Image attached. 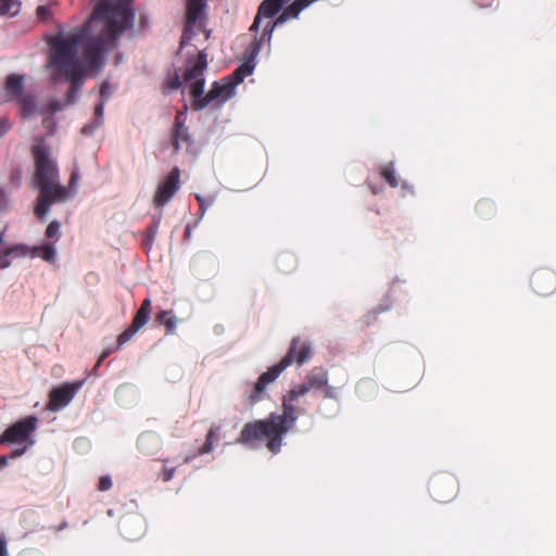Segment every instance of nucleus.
Listing matches in <instances>:
<instances>
[{"label": "nucleus", "mask_w": 556, "mask_h": 556, "mask_svg": "<svg viewBox=\"0 0 556 556\" xmlns=\"http://www.w3.org/2000/svg\"><path fill=\"white\" fill-rule=\"evenodd\" d=\"M115 86L111 85L108 81L102 83L99 90L102 101L105 102L106 100H109L110 97L113 94Z\"/></svg>", "instance_id": "a211bd4d"}, {"label": "nucleus", "mask_w": 556, "mask_h": 556, "mask_svg": "<svg viewBox=\"0 0 556 556\" xmlns=\"http://www.w3.org/2000/svg\"><path fill=\"white\" fill-rule=\"evenodd\" d=\"M532 285L538 293L547 294L555 288V277L551 273H538L533 276Z\"/></svg>", "instance_id": "f8f14e48"}, {"label": "nucleus", "mask_w": 556, "mask_h": 556, "mask_svg": "<svg viewBox=\"0 0 556 556\" xmlns=\"http://www.w3.org/2000/svg\"><path fill=\"white\" fill-rule=\"evenodd\" d=\"M205 8V0H187V25L182 36V45L191 39L194 29L200 28L199 21Z\"/></svg>", "instance_id": "9d476101"}, {"label": "nucleus", "mask_w": 556, "mask_h": 556, "mask_svg": "<svg viewBox=\"0 0 556 556\" xmlns=\"http://www.w3.org/2000/svg\"><path fill=\"white\" fill-rule=\"evenodd\" d=\"M8 464V458L5 456H0V467H4Z\"/></svg>", "instance_id": "2f4dec72"}, {"label": "nucleus", "mask_w": 556, "mask_h": 556, "mask_svg": "<svg viewBox=\"0 0 556 556\" xmlns=\"http://www.w3.org/2000/svg\"><path fill=\"white\" fill-rule=\"evenodd\" d=\"M173 476H174V470L173 469H165L164 475H163V479L165 481H168V480H170L173 478Z\"/></svg>", "instance_id": "c756f323"}, {"label": "nucleus", "mask_w": 556, "mask_h": 556, "mask_svg": "<svg viewBox=\"0 0 556 556\" xmlns=\"http://www.w3.org/2000/svg\"><path fill=\"white\" fill-rule=\"evenodd\" d=\"M212 438H213V431H210L207 434V438H206V442L201 450V453H208L212 451V448H213Z\"/></svg>", "instance_id": "393cba45"}, {"label": "nucleus", "mask_w": 556, "mask_h": 556, "mask_svg": "<svg viewBox=\"0 0 556 556\" xmlns=\"http://www.w3.org/2000/svg\"><path fill=\"white\" fill-rule=\"evenodd\" d=\"M138 330L139 329H135V326L131 325L129 329L122 332L117 338V349L127 343Z\"/></svg>", "instance_id": "f3484780"}, {"label": "nucleus", "mask_w": 556, "mask_h": 556, "mask_svg": "<svg viewBox=\"0 0 556 556\" xmlns=\"http://www.w3.org/2000/svg\"><path fill=\"white\" fill-rule=\"evenodd\" d=\"M160 440L159 437L154 433H143L139 437L138 444L140 448L147 453L152 452V450L159 446Z\"/></svg>", "instance_id": "4468645a"}, {"label": "nucleus", "mask_w": 556, "mask_h": 556, "mask_svg": "<svg viewBox=\"0 0 556 556\" xmlns=\"http://www.w3.org/2000/svg\"><path fill=\"white\" fill-rule=\"evenodd\" d=\"M366 389H371V390H375V384L371 382V381H363L361 383H358L357 386V391L361 395H365L364 394V391Z\"/></svg>", "instance_id": "5701e85b"}, {"label": "nucleus", "mask_w": 556, "mask_h": 556, "mask_svg": "<svg viewBox=\"0 0 556 556\" xmlns=\"http://www.w3.org/2000/svg\"><path fill=\"white\" fill-rule=\"evenodd\" d=\"M81 386L83 382H77L73 384L66 383L54 388L50 392L48 407L54 412L64 408L71 403L75 393L80 389Z\"/></svg>", "instance_id": "0eeeda50"}, {"label": "nucleus", "mask_w": 556, "mask_h": 556, "mask_svg": "<svg viewBox=\"0 0 556 556\" xmlns=\"http://www.w3.org/2000/svg\"><path fill=\"white\" fill-rule=\"evenodd\" d=\"M0 556H8L4 541L0 540Z\"/></svg>", "instance_id": "7c9ffc66"}, {"label": "nucleus", "mask_w": 556, "mask_h": 556, "mask_svg": "<svg viewBox=\"0 0 556 556\" xmlns=\"http://www.w3.org/2000/svg\"><path fill=\"white\" fill-rule=\"evenodd\" d=\"M170 316V312L163 311L159 314L157 318L162 324H165V320Z\"/></svg>", "instance_id": "c85d7f7f"}, {"label": "nucleus", "mask_w": 556, "mask_h": 556, "mask_svg": "<svg viewBox=\"0 0 556 556\" xmlns=\"http://www.w3.org/2000/svg\"><path fill=\"white\" fill-rule=\"evenodd\" d=\"M129 4L130 0H102L83 27L49 39V68L54 80L64 77L72 83L67 104L75 102L86 71L101 66L105 55L116 47L119 35L132 26Z\"/></svg>", "instance_id": "f257e3e1"}, {"label": "nucleus", "mask_w": 556, "mask_h": 556, "mask_svg": "<svg viewBox=\"0 0 556 556\" xmlns=\"http://www.w3.org/2000/svg\"><path fill=\"white\" fill-rule=\"evenodd\" d=\"M35 160L34 186L39 190L35 215L45 219L54 203H63L72 200L78 192L79 174L73 170L68 185L62 186L59 181V170L55 160L50 151L42 144L33 147Z\"/></svg>", "instance_id": "20e7f679"}, {"label": "nucleus", "mask_w": 556, "mask_h": 556, "mask_svg": "<svg viewBox=\"0 0 556 556\" xmlns=\"http://www.w3.org/2000/svg\"><path fill=\"white\" fill-rule=\"evenodd\" d=\"M311 355V346L306 342L294 339L287 355L278 364L271 366L258 377L253 389L248 394L250 402L256 403L264 399L266 388L273 383L287 367L294 362L303 364Z\"/></svg>", "instance_id": "39448f33"}, {"label": "nucleus", "mask_w": 556, "mask_h": 556, "mask_svg": "<svg viewBox=\"0 0 556 556\" xmlns=\"http://www.w3.org/2000/svg\"><path fill=\"white\" fill-rule=\"evenodd\" d=\"M23 76L15 74L10 75L7 79L5 91L12 99L18 100L22 103L24 110L30 114L35 110L36 104L34 99L23 94Z\"/></svg>", "instance_id": "6e6552de"}, {"label": "nucleus", "mask_w": 556, "mask_h": 556, "mask_svg": "<svg viewBox=\"0 0 556 556\" xmlns=\"http://www.w3.org/2000/svg\"><path fill=\"white\" fill-rule=\"evenodd\" d=\"M326 382L325 371L320 369L313 371L305 382L292 388L283 397L282 415L273 414L267 420L247 424L241 431L240 442L254 447L256 441L266 439L267 447L273 453L279 452L283 435L288 433L298 419L294 402L311 390L321 388Z\"/></svg>", "instance_id": "f03ea898"}, {"label": "nucleus", "mask_w": 556, "mask_h": 556, "mask_svg": "<svg viewBox=\"0 0 556 556\" xmlns=\"http://www.w3.org/2000/svg\"><path fill=\"white\" fill-rule=\"evenodd\" d=\"M116 349H117V346H116V348H114V346H112V345L106 346V348L101 352V354H100V356H99V359H98V362H97L96 368H97V367H98V366H99V365H100V364H101V363H102V362H103V361H104V359H105L110 354H112Z\"/></svg>", "instance_id": "4be33fe9"}, {"label": "nucleus", "mask_w": 556, "mask_h": 556, "mask_svg": "<svg viewBox=\"0 0 556 556\" xmlns=\"http://www.w3.org/2000/svg\"><path fill=\"white\" fill-rule=\"evenodd\" d=\"M112 486V481L109 477H102L99 481V490L106 491Z\"/></svg>", "instance_id": "b1692460"}, {"label": "nucleus", "mask_w": 556, "mask_h": 556, "mask_svg": "<svg viewBox=\"0 0 556 556\" xmlns=\"http://www.w3.org/2000/svg\"><path fill=\"white\" fill-rule=\"evenodd\" d=\"M197 199L200 203V207L201 210H205L206 207H208L212 203H213V199L210 198L207 201H204L200 195H197Z\"/></svg>", "instance_id": "cd10ccee"}, {"label": "nucleus", "mask_w": 556, "mask_h": 556, "mask_svg": "<svg viewBox=\"0 0 556 556\" xmlns=\"http://www.w3.org/2000/svg\"><path fill=\"white\" fill-rule=\"evenodd\" d=\"M179 189V172L174 169L169 173L166 179L159 186L155 195L154 203L157 206L165 205Z\"/></svg>", "instance_id": "1a4fd4ad"}, {"label": "nucleus", "mask_w": 556, "mask_h": 556, "mask_svg": "<svg viewBox=\"0 0 556 556\" xmlns=\"http://www.w3.org/2000/svg\"><path fill=\"white\" fill-rule=\"evenodd\" d=\"M36 418L29 417L25 420L16 422L3 433L0 438V442H9V443H26L23 448H16L13 451L12 456L17 457L22 455L29 445L33 444V441L29 440L30 433L36 428Z\"/></svg>", "instance_id": "423d86ee"}, {"label": "nucleus", "mask_w": 556, "mask_h": 556, "mask_svg": "<svg viewBox=\"0 0 556 556\" xmlns=\"http://www.w3.org/2000/svg\"><path fill=\"white\" fill-rule=\"evenodd\" d=\"M121 529L125 538L132 540L143 532V521L139 516L125 518L122 521Z\"/></svg>", "instance_id": "9b49d317"}, {"label": "nucleus", "mask_w": 556, "mask_h": 556, "mask_svg": "<svg viewBox=\"0 0 556 556\" xmlns=\"http://www.w3.org/2000/svg\"><path fill=\"white\" fill-rule=\"evenodd\" d=\"M103 110H104V102L102 101L99 105L96 108V115L97 118L93 123V125H86L83 128V132L87 135H91L98 127L102 124V117H103Z\"/></svg>", "instance_id": "dca6fc26"}, {"label": "nucleus", "mask_w": 556, "mask_h": 556, "mask_svg": "<svg viewBox=\"0 0 556 556\" xmlns=\"http://www.w3.org/2000/svg\"><path fill=\"white\" fill-rule=\"evenodd\" d=\"M207 66L206 54L200 52L195 59L187 65L181 78L176 75L170 88H189L193 99V108L202 110L211 103L222 105L236 93V87L250 76L255 67L253 59L240 65L235 73L222 81H215L212 89L204 96V71Z\"/></svg>", "instance_id": "7ed1b4c3"}, {"label": "nucleus", "mask_w": 556, "mask_h": 556, "mask_svg": "<svg viewBox=\"0 0 556 556\" xmlns=\"http://www.w3.org/2000/svg\"><path fill=\"white\" fill-rule=\"evenodd\" d=\"M252 53H253V56H254L257 53V49L254 48Z\"/></svg>", "instance_id": "473e14b6"}, {"label": "nucleus", "mask_w": 556, "mask_h": 556, "mask_svg": "<svg viewBox=\"0 0 556 556\" xmlns=\"http://www.w3.org/2000/svg\"><path fill=\"white\" fill-rule=\"evenodd\" d=\"M150 313H151V300L146 299L142 302L140 308L136 313V316L132 320V326H135V329H140L147 324Z\"/></svg>", "instance_id": "ddd939ff"}, {"label": "nucleus", "mask_w": 556, "mask_h": 556, "mask_svg": "<svg viewBox=\"0 0 556 556\" xmlns=\"http://www.w3.org/2000/svg\"><path fill=\"white\" fill-rule=\"evenodd\" d=\"M37 15L42 21H48L52 16L51 8L49 5H39L37 8Z\"/></svg>", "instance_id": "aec40b11"}, {"label": "nucleus", "mask_w": 556, "mask_h": 556, "mask_svg": "<svg viewBox=\"0 0 556 556\" xmlns=\"http://www.w3.org/2000/svg\"><path fill=\"white\" fill-rule=\"evenodd\" d=\"M20 10V0H1L0 2V14L2 16H15Z\"/></svg>", "instance_id": "2eb2a0df"}, {"label": "nucleus", "mask_w": 556, "mask_h": 556, "mask_svg": "<svg viewBox=\"0 0 556 556\" xmlns=\"http://www.w3.org/2000/svg\"><path fill=\"white\" fill-rule=\"evenodd\" d=\"M62 108H63V105L59 101H56V100H51L48 103V111H50L52 113L62 110Z\"/></svg>", "instance_id": "a878e982"}, {"label": "nucleus", "mask_w": 556, "mask_h": 556, "mask_svg": "<svg viewBox=\"0 0 556 556\" xmlns=\"http://www.w3.org/2000/svg\"><path fill=\"white\" fill-rule=\"evenodd\" d=\"M280 18V16L275 21V23L271 24V21H268V25L266 26L265 30L267 31L268 34V39H270V36L273 34V30H274V27L277 26V25H280L282 24V22L278 23V20ZM286 21H283L285 23Z\"/></svg>", "instance_id": "bb28decb"}, {"label": "nucleus", "mask_w": 556, "mask_h": 556, "mask_svg": "<svg viewBox=\"0 0 556 556\" xmlns=\"http://www.w3.org/2000/svg\"><path fill=\"white\" fill-rule=\"evenodd\" d=\"M179 324V319L177 317H174V316H169L166 320H165V326L167 328V331L169 333H173L177 327V325Z\"/></svg>", "instance_id": "412c9836"}, {"label": "nucleus", "mask_w": 556, "mask_h": 556, "mask_svg": "<svg viewBox=\"0 0 556 556\" xmlns=\"http://www.w3.org/2000/svg\"><path fill=\"white\" fill-rule=\"evenodd\" d=\"M382 176L383 178L388 181V184L391 186V187H396L397 186V180L395 178V175H394V169H393V166L392 165H389V166H386L383 169H382Z\"/></svg>", "instance_id": "6ab92c4d"}]
</instances>
